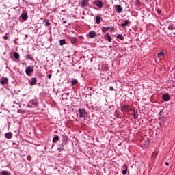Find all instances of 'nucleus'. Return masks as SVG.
Returning <instances> with one entry per match:
<instances>
[{
    "instance_id": "obj_1",
    "label": "nucleus",
    "mask_w": 175,
    "mask_h": 175,
    "mask_svg": "<svg viewBox=\"0 0 175 175\" xmlns=\"http://www.w3.org/2000/svg\"><path fill=\"white\" fill-rule=\"evenodd\" d=\"M120 109L122 113H129L131 111V107L126 104L122 105Z\"/></svg>"
},
{
    "instance_id": "obj_2",
    "label": "nucleus",
    "mask_w": 175,
    "mask_h": 175,
    "mask_svg": "<svg viewBox=\"0 0 175 175\" xmlns=\"http://www.w3.org/2000/svg\"><path fill=\"white\" fill-rule=\"evenodd\" d=\"M25 73L27 75V76H31V73H33V66H29L25 70Z\"/></svg>"
},
{
    "instance_id": "obj_3",
    "label": "nucleus",
    "mask_w": 175,
    "mask_h": 175,
    "mask_svg": "<svg viewBox=\"0 0 175 175\" xmlns=\"http://www.w3.org/2000/svg\"><path fill=\"white\" fill-rule=\"evenodd\" d=\"M88 6H90L88 0H83L81 3V8H87Z\"/></svg>"
},
{
    "instance_id": "obj_4",
    "label": "nucleus",
    "mask_w": 175,
    "mask_h": 175,
    "mask_svg": "<svg viewBox=\"0 0 175 175\" xmlns=\"http://www.w3.org/2000/svg\"><path fill=\"white\" fill-rule=\"evenodd\" d=\"M79 117L80 118H83V117H85V109H80L79 110Z\"/></svg>"
},
{
    "instance_id": "obj_5",
    "label": "nucleus",
    "mask_w": 175,
    "mask_h": 175,
    "mask_svg": "<svg viewBox=\"0 0 175 175\" xmlns=\"http://www.w3.org/2000/svg\"><path fill=\"white\" fill-rule=\"evenodd\" d=\"M94 5H96L97 8H103V3L99 0H96L94 2Z\"/></svg>"
},
{
    "instance_id": "obj_6",
    "label": "nucleus",
    "mask_w": 175,
    "mask_h": 175,
    "mask_svg": "<svg viewBox=\"0 0 175 175\" xmlns=\"http://www.w3.org/2000/svg\"><path fill=\"white\" fill-rule=\"evenodd\" d=\"M38 81V79H36V78L33 77L31 78V81H30V85L33 86L36 84V82Z\"/></svg>"
},
{
    "instance_id": "obj_7",
    "label": "nucleus",
    "mask_w": 175,
    "mask_h": 175,
    "mask_svg": "<svg viewBox=\"0 0 175 175\" xmlns=\"http://www.w3.org/2000/svg\"><path fill=\"white\" fill-rule=\"evenodd\" d=\"M115 9L118 13H121L122 12V7L120 5L115 6Z\"/></svg>"
},
{
    "instance_id": "obj_8",
    "label": "nucleus",
    "mask_w": 175,
    "mask_h": 175,
    "mask_svg": "<svg viewBox=\"0 0 175 175\" xmlns=\"http://www.w3.org/2000/svg\"><path fill=\"white\" fill-rule=\"evenodd\" d=\"M89 36L90 38H96V32H95L94 31H91L89 32Z\"/></svg>"
},
{
    "instance_id": "obj_9",
    "label": "nucleus",
    "mask_w": 175,
    "mask_h": 175,
    "mask_svg": "<svg viewBox=\"0 0 175 175\" xmlns=\"http://www.w3.org/2000/svg\"><path fill=\"white\" fill-rule=\"evenodd\" d=\"M5 139H12L13 137V133L12 132H8L5 134Z\"/></svg>"
},
{
    "instance_id": "obj_10",
    "label": "nucleus",
    "mask_w": 175,
    "mask_h": 175,
    "mask_svg": "<svg viewBox=\"0 0 175 175\" xmlns=\"http://www.w3.org/2000/svg\"><path fill=\"white\" fill-rule=\"evenodd\" d=\"M170 99V96L169 94H164L163 96V100H165V102H167Z\"/></svg>"
},
{
    "instance_id": "obj_11",
    "label": "nucleus",
    "mask_w": 175,
    "mask_h": 175,
    "mask_svg": "<svg viewBox=\"0 0 175 175\" xmlns=\"http://www.w3.org/2000/svg\"><path fill=\"white\" fill-rule=\"evenodd\" d=\"M102 20V17L99 15L96 16V24H100V21Z\"/></svg>"
},
{
    "instance_id": "obj_12",
    "label": "nucleus",
    "mask_w": 175,
    "mask_h": 175,
    "mask_svg": "<svg viewBox=\"0 0 175 175\" xmlns=\"http://www.w3.org/2000/svg\"><path fill=\"white\" fill-rule=\"evenodd\" d=\"M43 23L45 25V27H50L51 24L50 22L49 21V19H46L44 18V21H43Z\"/></svg>"
},
{
    "instance_id": "obj_13",
    "label": "nucleus",
    "mask_w": 175,
    "mask_h": 175,
    "mask_svg": "<svg viewBox=\"0 0 175 175\" xmlns=\"http://www.w3.org/2000/svg\"><path fill=\"white\" fill-rule=\"evenodd\" d=\"M8 78H5L4 79L1 81L0 84H1V85H5L8 84Z\"/></svg>"
},
{
    "instance_id": "obj_14",
    "label": "nucleus",
    "mask_w": 175,
    "mask_h": 175,
    "mask_svg": "<svg viewBox=\"0 0 175 175\" xmlns=\"http://www.w3.org/2000/svg\"><path fill=\"white\" fill-rule=\"evenodd\" d=\"M21 18H23V20H24V21H25V20H28V14H22L21 15Z\"/></svg>"
},
{
    "instance_id": "obj_15",
    "label": "nucleus",
    "mask_w": 175,
    "mask_h": 175,
    "mask_svg": "<svg viewBox=\"0 0 175 175\" xmlns=\"http://www.w3.org/2000/svg\"><path fill=\"white\" fill-rule=\"evenodd\" d=\"M70 42L72 44H76V43H77V38L73 37L70 39Z\"/></svg>"
},
{
    "instance_id": "obj_16",
    "label": "nucleus",
    "mask_w": 175,
    "mask_h": 175,
    "mask_svg": "<svg viewBox=\"0 0 175 175\" xmlns=\"http://www.w3.org/2000/svg\"><path fill=\"white\" fill-rule=\"evenodd\" d=\"M58 140H59V136L56 135L53 139V143H57V142H58Z\"/></svg>"
},
{
    "instance_id": "obj_17",
    "label": "nucleus",
    "mask_w": 175,
    "mask_h": 175,
    "mask_svg": "<svg viewBox=\"0 0 175 175\" xmlns=\"http://www.w3.org/2000/svg\"><path fill=\"white\" fill-rule=\"evenodd\" d=\"M14 58H15V59H18L20 58V54H18L17 52H14Z\"/></svg>"
},
{
    "instance_id": "obj_18",
    "label": "nucleus",
    "mask_w": 175,
    "mask_h": 175,
    "mask_svg": "<svg viewBox=\"0 0 175 175\" xmlns=\"http://www.w3.org/2000/svg\"><path fill=\"white\" fill-rule=\"evenodd\" d=\"M129 24V20H125L124 23L121 24V27H126Z\"/></svg>"
},
{
    "instance_id": "obj_19",
    "label": "nucleus",
    "mask_w": 175,
    "mask_h": 175,
    "mask_svg": "<svg viewBox=\"0 0 175 175\" xmlns=\"http://www.w3.org/2000/svg\"><path fill=\"white\" fill-rule=\"evenodd\" d=\"M105 38H107V40L109 41V42L113 40V39L111 38V36H110V35L109 34H106Z\"/></svg>"
},
{
    "instance_id": "obj_20",
    "label": "nucleus",
    "mask_w": 175,
    "mask_h": 175,
    "mask_svg": "<svg viewBox=\"0 0 175 175\" xmlns=\"http://www.w3.org/2000/svg\"><path fill=\"white\" fill-rule=\"evenodd\" d=\"M26 59H29L30 61H33V57L32 56V55H27L26 56Z\"/></svg>"
},
{
    "instance_id": "obj_21",
    "label": "nucleus",
    "mask_w": 175,
    "mask_h": 175,
    "mask_svg": "<svg viewBox=\"0 0 175 175\" xmlns=\"http://www.w3.org/2000/svg\"><path fill=\"white\" fill-rule=\"evenodd\" d=\"M31 103L32 105H34V106H38V105H39V103H38V100L36 99H33Z\"/></svg>"
},
{
    "instance_id": "obj_22",
    "label": "nucleus",
    "mask_w": 175,
    "mask_h": 175,
    "mask_svg": "<svg viewBox=\"0 0 175 175\" xmlns=\"http://www.w3.org/2000/svg\"><path fill=\"white\" fill-rule=\"evenodd\" d=\"M107 31H110V27H103L102 29L103 32H107Z\"/></svg>"
},
{
    "instance_id": "obj_23",
    "label": "nucleus",
    "mask_w": 175,
    "mask_h": 175,
    "mask_svg": "<svg viewBox=\"0 0 175 175\" xmlns=\"http://www.w3.org/2000/svg\"><path fill=\"white\" fill-rule=\"evenodd\" d=\"M102 69H103V70H107V69H109V66H107V64H103Z\"/></svg>"
},
{
    "instance_id": "obj_24",
    "label": "nucleus",
    "mask_w": 175,
    "mask_h": 175,
    "mask_svg": "<svg viewBox=\"0 0 175 175\" xmlns=\"http://www.w3.org/2000/svg\"><path fill=\"white\" fill-rule=\"evenodd\" d=\"M117 38L120 39V40H124V36H122V34H118Z\"/></svg>"
},
{
    "instance_id": "obj_25",
    "label": "nucleus",
    "mask_w": 175,
    "mask_h": 175,
    "mask_svg": "<svg viewBox=\"0 0 175 175\" xmlns=\"http://www.w3.org/2000/svg\"><path fill=\"white\" fill-rule=\"evenodd\" d=\"M124 166H125L126 169H125V170L122 171L123 175H125V174H126V173H128V166L126 165H125Z\"/></svg>"
},
{
    "instance_id": "obj_26",
    "label": "nucleus",
    "mask_w": 175,
    "mask_h": 175,
    "mask_svg": "<svg viewBox=\"0 0 175 175\" xmlns=\"http://www.w3.org/2000/svg\"><path fill=\"white\" fill-rule=\"evenodd\" d=\"M66 41H65V40H60L59 41V45L60 46H64V44H66Z\"/></svg>"
},
{
    "instance_id": "obj_27",
    "label": "nucleus",
    "mask_w": 175,
    "mask_h": 175,
    "mask_svg": "<svg viewBox=\"0 0 175 175\" xmlns=\"http://www.w3.org/2000/svg\"><path fill=\"white\" fill-rule=\"evenodd\" d=\"M163 55H165V53H163V52H159L157 54V56H158L159 58H161V57H163Z\"/></svg>"
},
{
    "instance_id": "obj_28",
    "label": "nucleus",
    "mask_w": 175,
    "mask_h": 175,
    "mask_svg": "<svg viewBox=\"0 0 175 175\" xmlns=\"http://www.w3.org/2000/svg\"><path fill=\"white\" fill-rule=\"evenodd\" d=\"M132 116H133L135 120H137L139 117V115L136 113V111H134Z\"/></svg>"
},
{
    "instance_id": "obj_29",
    "label": "nucleus",
    "mask_w": 175,
    "mask_h": 175,
    "mask_svg": "<svg viewBox=\"0 0 175 175\" xmlns=\"http://www.w3.org/2000/svg\"><path fill=\"white\" fill-rule=\"evenodd\" d=\"M78 81L76 80V79H73L72 81H71V84L72 85H76V84H77Z\"/></svg>"
},
{
    "instance_id": "obj_30",
    "label": "nucleus",
    "mask_w": 175,
    "mask_h": 175,
    "mask_svg": "<svg viewBox=\"0 0 175 175\" xmlns=\"http://www.w3.org/2000/svg\"><path fill=\"white\" fill-rule=\"evenodd\" d=\"M1 174L2 175H10V173H9L8 171H3Z\"/></svg>"
},
{
    "instance_id": "obj_31",
    "label": "nucleus",
    "mask_w": 175,
    "mask_h": 175,
    "mask_svg": "<svg viewBox=\"0 0 175 175\" xmlns=\"http://www.w3.org/2000/svg\"><path fill=\"white\" fill-rule=\"evenodd\" d=\"M57 150L59 152H62V151H64V150H65V148H64V146H60L59 148H58Z\"/></svg>"
},
{
    "instance_id": "obj_32",
    "label": "nucleus",
    "mask_w": 175,
    "mask_h": 175,
    "mask_svg": "<svg viewBox=\"0 0 175 175\" xmlns=\"http://www.w3.org/2000/svg\"><path fill=\"white\" fill-rule=\"evenodd\" d=\"M168 29H170V31H173L174 29H175V28L173 25H170L168 27Z\"/></svg>"
},
{
    "instance_id": "obj_33",
    "label": "nucleus",
    "mask_w": 175,
    "mask_h": 175,
    "mask_svg": "<svg viewBox=\"0 0 175 175\" xmlns=\"http://www.w3.org/2000/svg\"><path fill=\"white\" fill-rule=\"evenodd\" d=\"M18 113H19L20 114H24L25 111L23 109H18Z\"/></svg>"
},
{
    "instance_id": "obj_34",
    "label": "nucleus",
    "mask_w": 175,
    "mask_h": 175,
    "mask_svg": "<svg viewBox=\"0 0 175 175\" xmlns=\"http://www.w3.org/2000/svg\"><path fill=\"white\" fill-rule=\"evenodd\" d=\"M152 157H153L154 158L157 157V151L152 152Z\"/></svg>"
},
{
    "instance_id": "obj_35",
    "label": "nucleus",
    "mask_w": 175,
    "mask_h": 175,
    "mask_svg": "<svg viewBox=\"0 0 175 175\" xmlns=\"http://www.w3.org/2000/svg\"><path fill=\"white\" fill-rule=\"evenodd\" d=\"M3 39H4L5 40H8L9 39V36H4L3 37Z\"/></svg>"
},
{
    "instance_id": "obj_36",
    "label": "nucleus",
    "mask_w": 175,
    "mask_h": 175,
    "mask_svg": "<svg viewBox=\"0 0 175 175\" xmlns=\"http://www.w3.org/2000/svg\"><path fill=\"white\" fill-rule=\"evenodd\" d=\"M159 116H163V111L161 110L159 113Z\"/></svg>"
},
{
    "instance_id": "obj_37",
    "label": "nucleus",
    "mask_w": 175,
    "mask_h": 175,
    "mask_svg": "<svg viewBox=\"0 0 175 175\" xmlns=\"http://www.w3.org/2000/svg\"><path fill=\"white\" fill-rule=\"evenodd\" d=\"M109 90L110 91H114V88H113V86H110L109 87Z\"/></svg>"
},
{
    "instance_id": "obj_38",
    "label": "nucleus",
    "mask_w": 175,
    "mask_h": 175,
    "mask_svg": "<svg viewBox=\"0 0 175 175\" xmlns=\"http://www.w3.org/2000/svg\"><path fill=\"white\" fill-rule=\"evenodd\" d=\"M157 13H158V14H161V13H162V10H157Z\"/></svg>"
},
{
    "instance_id": "obj_39",
    "label": "nucleus",
    "mask_w": 175,
    "mask_h": 175,
    "mask_svg": "<svg viewBox=\"0 0 175 175\" xmlns=\"http://www.w3.org/2000/svg\"><path fill=\"white\" fill-rule=\"evenodd\" d=\"M53 76V75L50 74L48 75V79H51V77Z\"/></svg>"
},
{
    "instance_id": "obj_40",
    "label": "nucleus",
    "mask_w": 175,
    "mask_h": 175,
    "mask_svg": "<svg viewBox=\"0 0 175 175\" xmlns=\"http://www.w3.org/2000/svg\"><path fill=\"white\" fill-rule=\"evenodd\" d=\"M166 166H169V162H165Z\"/></svg>"
},
{
    "instance_id": "obj_41",
    "label": "nucleus",
    "mask_w": 175,
    "mask_h": 175,
    "mask_svg": "<svg viewBox=\"0 0 175 175\" xmlns=\"http://www.w3.org/2000/svg\"><path fill=\"white\" fill-rule=\"evenodd\" d=\"M130 110H131L133 113H135V109H131Z\"/></svg>"
},
{
    "instance_id": "obj_42",
    "label": "nucleus",
    "mask_w": 175,
    "mask_h": 175,
    "mask_svg": "<svg viewBox=\"0 0 175 175\" xmlns=\"http://www.w3.org/2000/svg\"><path fill=\"white\" fill-rule=\"evenodd\" d=\"M61 147H64V143L61 144Z\"/></svg>"
},
{
    "instance_id": "obj_43",
    "label": "nucleus",
    "mask_w": 175,
    "mask_h": 175,
    "mask_svg": "<svg viewBox=\"0 0 175 175\" xmlns=\"http://www.w3.org/2000/svg\"><path fill=\"white\" fill-rule=\"evenodd\" d=\"M66 23H67V22H66V21H63V24H66Z\"/></svg>"
},
{
    "instance_id": "obj_44",
    "label": "nucleus",
    "mask_w": 175,
    "mask_h": 175,
    "mask_svg": "<svg viewBox=\"0 0 175 175\" xmlns=\"http://www.w3.org/2000/svg\"><path fill=\"white\" fill-rule=\"evenodd\" d=\"M12 144H13V146H14V144H16V143H13Z\"/></svg>"
},
{
    "instance_id": "obj_45",
    "label": "nucleus",
    "mask_w": 175,
    "mask_h": 175,
    "mask_svg": "<svg viewBox=\"0 0 175 175\" xmlns=\"http://www.w3.org/2000/svg\"><path fill=\"white\" fill-rule=\"evenodd\" d=\"M62 20H64V18H62Z\"/></svg>"
}]
</instances>
